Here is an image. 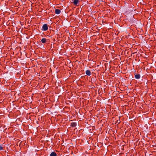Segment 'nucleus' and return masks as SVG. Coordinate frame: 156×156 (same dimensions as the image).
Returning <instances> with one entry per match:
<instances>
[{
  "instance_id": "nucleus-10",
  "label": "nucleus",
  "mask_w": 156,
  "mask_h": 156,
  "mask_svg": "<svg viewBox=\"0 0 156 156\" xmlns=\"http://www.w3.org/2000/svg\"><path fill=\"white\" fill-rule=\"evenodd\" d=\"M94 78H91V80H94Z\"/></svg>"
},
{
  "instance_id": "nucleus-4",
  "label": "nucleus",
  "mask_w": 156,
  "mask_h": 156,
  "mask_svg": "<svg viewBox=\"0 0 156 156\" xmlns=\"http://www.w3.org/2000/svg\"><path fill=\"white\" fill-rule=\"evenodd\" d=\"M86 74L87 75L89 76L91 74V72L90 70H87L86 71Z\"/></svg>"
},
{
  "instance_id": "nucleus-2",
  "label": "nucleus",
  "mask_w": 156,
  "mask_h": 156,
  "mask_svg": "<svg viewBox=\"0 0 156 156\" xmlns=\"http://www.w3.org/2000/svg\"><path fill=\"white\" fill-rule=\"evenodd\" d=\"M79 2V0H72V2H73L75 5H76Z\"/></svg>"
},
{
  "instance_id": "nucleus-6",
  "label": "nucleus",
  "mask_w": 156,
  "mask_h": 156,
  "mask_svg": "<svg viewBox=\"0 0 156 156\" xmlns=\"http://www.w3.org/2000/svg\"><path fill=\"white\" fill-rule=\"evenodd\" d=\"M50 156H57V154L55 152H52L51 153Z\"/></svg>"
},
{
  "instance_id": "nucleus-7",
  "label": "nucleus",
  "mask_w": 156,
  "mask_h": 156,
  "mask_svg": "<svg viewBox=\"0 0 156 156\" xmlns=\"http://www.w3.org/2000/svg\"><path fill=\"white\" fill-rule=\"evenodd\" d=\"M71 126L74 127L76 126V122H72L71 124Z\"/></svg>"
},
{
  "instance_id": "nucleus-8",
  "label": "nucleus",
  "mask_w": 156,
  "mask_h": 156,
  "mask_svg": "<svg viewBox=\"0 0 156 156\" xmlns=\"http://www.w3.org/2000/svg\"><path fill=\"white\" fill-rule=\"evenodd\" d=\"M41 41L42 43H45L46 41V39L45 38H43L41 40Z\"/></svg>"
},
{
  "instance_id": "nucleus-11",
  "label": "nucleus",
  "mask_w": 156,
  "mask_h": 156,
  "mask_svg": "<svg viewBox=\"0 0 156 156\" xmlns=\"http://www.w3.org/2000/svg\"><path fill=\"white\" fill-rule=\"evenodd\" d=\"M94 78H91V80H94Z\"/></svg>"
},
{
  "instance_id": "nucleus-1",
  "label": "nucleus",
  "mask_w": 156,
  "mask_h": 156,
  "mask_svg": "<svg viewBox=\"0 0 156 156\" xmlns=\"http://www.w3.org/2000/svg\"><path fill=\"white\" fill-rule=\"evenodd\" d=\"M48 27L47 24H44L42 26V30L45 31L48 30Z\"/></svg>"
},
{
  "instance_id": "nucleus-5",
  "label": "nucleus",
  "mask_w": 156,
  "mask_h": 156,
  "mask_svg": "<svg viewBox=\"0 0 156 156\" xmlns=\"http://www.w3.org/2000/svg\"><path fill=\"white\" fill-rule=\"evenodd\" d=\"M140 74H136L135 75V78L136 79H139L140 78Z\"/></svg>"
},
{
  "instance_id": "nucleus-9",
  "label": "nucleus",
  "mask_w": 156,
  "mask_h": 156,
  "mask_svg": "<svg viewBox=\"0 0 156 156\" xmlns=\"http://www.w3.org/2000/svg\"><path fill=\"white\" fill-rule=\"evenodd\" d=\"M2 145L1 144H0V150L1 151L3 149V147H2Z\"/></svg>"
},
{
  "instance_id": "nucleus-3",
  "label": "nucleus",
  "mask_w": 156,
  "mask_h": 156,
  "mask_svg": "<svg viewBox=\"0 0 156 156\" xmlns=\"http://www.w3.org/2000/svg\"><path fill=\"white\" fill-rule=\"evenodd\" d=\"M61 12V11L60 9H55V13L57 14H59Z\"/></svg>"
}]
</instances>
